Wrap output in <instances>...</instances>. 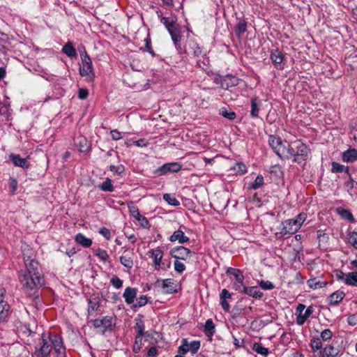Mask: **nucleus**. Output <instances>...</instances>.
<instances>
[{
	"mask_svg": "<svg viewBox=\"0 0 357 357\" xmlns=\"http://www.w3.org/2000/svg\"><path fill=\"white\" fill-rule=\"evenodd\" d=\"M269 146L277 156H287V154L291 156H307L310 151L305 144L300 142L296 146V153H293L289 149V142L275 135H269Z\"/></svg>",
	"mask_w": 357,
	"mask_h": 357,
	"instance_id": "1",
	"label": "nucleus"
},
{
	"mask_svg": "<svg viewBox=\"0 0 357 357\" xmlns=\"http://www.w3.org/2000/svg\"><path fill=\"white\" fill-rule=\"evenodd\" d=\"M307 218V214L300 213L295 218L287 219L281 223L280 231L275 233L278 238H287L295 234L301 227Z\"/></svg>",
	"mask_w": 357,
	"mask_h": 357,
	"instance_id": "2",
	"label": "nucleus"
},
{
	"mask_svg": "<svg viewBox=\"0 0 357 357\" xmlns=\"http://www.w3.org/2000/svg\"><path fill=\"white\" fill-rule=\"evenodd\" d=\"M20 280L24 291L29 294H34L36 289L44 283L43 278L41 275L27 273L21 275Z\"/></svg>",
	"mask_w": 357,
	"mask_h": 357,
	"instance_id": "3",
	"label": "nucleus"
},
{
	"mask_svg": "<svg viewBox=\"0 0 357 357\" xmlns=\"http://www.w3.org/2000/svg\"><path fill=\"white\" fill-rule=\"evenodd\" d=\"M98 333L104 334L107 331H112L114 326V317L105 316L102 318L95 319L90 321Z\"/></svg>",
	"mask_w": 357,
	"mask_h": 357,
	"instance_id": "4",
	"label": "nucleus"
},
{
	"mask_svg": "<svg viewBox=\"0 0 357 357\" xmlns=\"http://www.w3.org/2000/svg\"><path fill=\"white\" fill-rule=\"evenodd\" d=\"M82 65L79 67V74L82 77H86L89 81H92L94 78V70L91 59L89 54L82 56Z\"/></svg>",
	"mask_w": 357,
	"mask_h": 357,
	"instance_id": "5",
	"label": "nucleus"
},
{
	"mask_svg": "<svg viewBox=\"0 0 357 357\" xmlns=\"http://www.w3.org/2000/svg\"><path fill=\"white\" fill-rule=\"evenodd\" d=\"M128 208L132 216L139 222L141 227L144 228H149L150 225L144 216L142 215L137 206H135L132 202L128 204Z\"/></svg>",
	"mask_w": 357,
	"mask_h": 357,
	"instance_id": "6",
	"label": "nucleus"
},
{
	"mask_svg": "<svg viewBox=\"0 0 357 357\" xmlns=\"http://www.w3.org/2000/svg\"><path fill=\"white\" fill-rule=\"evenodd\" d=\"M171 255L177 260L181 259L186 261L191 257L192 252L183 246H178L171 250Z\"/></svg>",
	"mask_w": 357,
	"mask_h": 357,
	"instance_id": "7",
	"label": "nucleus"
},
{
	"mask_svg": "<svg viewBox=\"0 0 357 357\" xmlns=\"http://www.w3.org/2000/svg\"><path fill=\"white\" fill-rule=\"evenodd\" d=\"M52 351V344L43 335V344L39 348H36L34 352L35 357H48Z\"/></svg>",
	"mask_w": 357,
	"mask_h": 357,
	"instance_id": "8",
	"label": "nucleus"
},
{
	"mask_svg": "<svg viewBox=\"0 0 357 357\" xmlns=\"http://www.w3.org/2000/svg\"><path fill=\"white\" fill-rule=\"evenodd\" d=\"M50 344H52L55 353L58 355V357H66L65 349L63 346V342L61 337L58 335H54L53 337L50 338Z\"/></svg>",
	"mask_w": 357,
	"mask_h": 357,
	"instance_id": "9",
	"label": "nucleus"
},
{
	"mask_svg": "<svg viewBox=\"0 0 357 357\" xmlns=\"http://www.w3.org/2000/svg\"><path fill=\"white\" fill-rule=\"evenodd\" d=\"M238 84V79L234 76H227L221 82V87L225 90L227 91L226 93L222 94L223 96L227 97L229 92L233 91L229 90V88L235 86Z\"/></svg>",
	"mask_w": 357,
	"mask_h": 357,
	"instance_id": "10",
	"label": "nucleus"
},
{
	"mask_svg": "<svg viewBox=\"0 0 357 357\" xmlns=\"http://www.w3.org/2000/svg\"><path fill=\"white\" fill-rule=\"evenodd\" d=\"M269 179L275 181L277 185H284L283 172L279 166L271 167L269 171Z\"/></svg>",
	"mask_w": 357,
	"mask_h": 357,
	"instance_id": "11",
	"label": "nucleus"
},
{
	"mask_svg": "<svg viewBox=\"0 0 357 357\" xmlns=\"http://www.w3.org/2000/svg\"><path fill=\"white\" fill-rule=\"evenodd\" d=\"M100 304V298L98 295L93 294L90 296L88 301V314L89 315H93L96 312Z\"/></svg>",
	"mask_w": 357,
	"mask_h": 357,
	"instance_id": "12",
	"label": "nucleus"
},
{
	"mask_svg": "<svg viewBox=\"0 0 357 357\" xmlns=\"http://www.w3.org/2000/svg\"><path fill=\"white\" fill-rule=\"evenodd\" d=\"M181 165L178 162L167 163L159 167L156 172L159 175H162L167 172H177L181 169Z\"/></svg>",
	"mask_w": 357,
	"mask_h": 357,
	"instance_id": "13",
	"label": "nucleus"
},
{
	"mask_svg": "<svg viewBox=\"0 0 357 357\" xmlns=\"http://www.w3.org/2000/svg\"><path fill=\"white\" fill-rule=\"evenodd\" d=\"M171 36L172 40L176 47V48L178 50V52L180 54L181 53H190L188 50L186 48H183L181 45L180 41H181V35L180 31L178 29L170 31L169 33Z\"/></svg>",
	"mask_w": 357,
	"mask_h": 357,
	"instance_id": "14",
	"label": "nucleus"
},
{
	"mask_svg": "<svg viewBox=\"0 0 357 357\" xmlns=\"http://www.w3.org/2000/svg\"><path fill=\"white\" fill-rule=\"evenodd\" d=\"M149 252L150 254V257L153 260L155 269L159 270L161 260L163 257V251L160 248H156L151 250Z\"/></svg>",
	"mask_w": 357,
	"mask_h": 357,
	"instance_id": "15",
	"label": "nucleus"
},
{
	"mask_svg": "<svg viewBox=\"0 0 357 357\" xmlns=\"http://www.w3.org/2000/svg\"><path fill=\"white\" fill-rule=\"evenodd\" d=\"M157 15L169 33L177 29L175 26L176 21L173 17H162L161 12L159 11L157 12Z\"/></svg>",
	"mask_w": 357,
	"mask_h": 357,
	"instance_id": "16",
	"label": "nucleus"
},
{
	"mask_svg": "<svg viewBox=\"0 0 357 357\" xmlns=\"http://www.w3.org/2000/svg\"><path fill=\"white\" fill-rule=\"evenodd\" d=\"M284 58V54L278 50H272L271 53V59L277 69H282V61Z\"/></svg>",
	"mask_w": 357,
	"mask_h": 357,
	"instance_id": "17",
	"label": "nucleus"
},
{
	"mask_svg": "<svg viewBox=\"0 0 357 357\" xmlns=\"http://www.w3.org/2000/svg\"><path fill=\"white\" fill-rule=\"evenodd\" d=\"M345 293L342 291H336L331 294L328 298H327V302L329 305H338L344 298Z\"/></svg>",
	"mask_w": 357,
	"mask_h": 357,
	"instance_id": "18",
	"label": "nucleus"
},
{
	"mask_svg": "<svg viewBox=\"0 0 357 357\" xmlns=\"http://www.w3.org/2000/svg\"><path fill=\"white\" fill-rule=\"evenodd\" d=\"M24 264L26 268L25 273L41 275L40 265L36 259L24 262Z\"/></svg>",
	"mask_w": 357,
	"mask_h": 357,
	"instance_id": "19",
	"label": "nucleus"
},
{
	"mask_svg": "<svg viewBox=\"0 0 357 357\" xmlns=\"http://www.w3.org/2000/svg\"><path fill=\"white\" fill-rule=\"evenodd\" d=\"M137 296V290L135 288L127 287L123 293V297L127 304L133 303Z\"/></svg>",
	"mask_w": 357,
	"mask_h": 357,
	"instance_id": "20",
	"label": "nucleus"
},
{
	"mask_svg": "<svg viewBox=\"0 0 357 357\" xmlns=\"http://www.w3.org/2000/svg\"><path fill=\"white\" fill-rule=\"evenodd\" d=\"M169 241L172 242L178 241L180 243H184L189 241V238L185 235L183 231L177 230L170 236Z\"/></svg>",
	"mask_w": 357,
	"mask_h": 357,
	"instance_id": "21",
	"label": "nucleus"
},
{
	"mask_svg": "<svg viewBox=\"0 0 357 357\" xmlns=\"http://www.w3.org/2000/svg\"><path fill=\"white\" fill-rule=\"evenodd\" d=\"M22 254L24 261L26 262L29 261L34 260L36 257L35 251L30 248L28 245H24L22 247Z\"/></svg>",
	"mask_w": 357,
	"mask_h": 357,
	"instance_id": "22",
	"label": "nucleus"
},
{
	"mask_svg": "<svg viewBox=\"0 0 357 357\" xmlns=\"http://www.w3.org/2000/svg\"><path fill=\"white\" fill-rule=\"evenodd\" d=\"M314 308L312 306H309L307 307V309L305 311V313L303 314H298L296 318V323L299 326H302L305 324L306 320L308 317H310V315L313 313Z\"/></svg>",
	"mask_w": 357,
	"mask_h": 357,
	"instance_id": "23",
	"label": "nucleus"
},
{
	"mask_svg": "<svg viewBox=\"0 0 357 357\" xmlns=\"http://www.w3.org/2000/svg\"><path fill=\"white\" fill-rule=\"evenodd\" d=\"M335 211L342 219L350 222L354 221V215L349 210L338 207L335 209Z\"/></svg>",
	"mask_w": 357,
	"mask_h": 357,
	"instance_id": "24",
	"label": "nucleus"
},
{
	"mask_svg": "<svg viewBox=\"0 0 357 357\" xmlns=\"http://www.w3.org/2000/svg\"><path fill=\"white\" fill-rule=\"evenodd\" d=\"M75 241L84 248H89L92 244V240L86 237L83 234L79 233L76 234Z\"/></svg>",
	"mask_w": 357,
	"mask_h": 357,
	"instance_id": "25",
	"label": "nucleus"
},
{
	"mask_svg": "<svg viewBox=\"0 0 357 357\" xmlns=\"http://www.w3.org/2000/svg\"><path fill=\"white\" fill-rule=\"evenodd\" d=\"M239 292H243L256 298H260L262 295V293L260 292L257 287H243L242 290L239 289Z\"/></svg>",
	"mask_w": 357,
	"mask_h": 357,
	"instance_id": "26",
	"label": "nucleus"
},
{
	"mask_svg": "<svg viewBox=\"0 0 357 357\" xmlns=\"http://www.w3.org/2000/svg\"><path fill=\"white\" fill-rule=\"evenodd\" d=\"M321 357H336L338 354V349L331 345L326 347L321 351Z\"/></svg>",
	"mask_w": 357,
	"mask_h": 357,
	"instance_id": "27",
	"label": "nucleus"
},
{
	"mask_svg": "<svg viewBox=\"0 0 357 357\" xmlns=\"http://www.w3.org/2000/svg\"><path fill=\"white\" fill-rule=\"evenodd\" d=\"M10 314V305L8 304L0 305V324L7 321Z\"/></svg>",
	"mask_w": 357,
	"mask_h": 357,
	"instance_id": "28",
	"label": "nucleus"
},
{
	"mask_svg": "<svg viewBox=\"0 0 357 357\" xmlns=\"http://www.w3.org/2000/svg\"><path fill=\"white\" fill-rule=\"evenodd\" d=\"M62 52L68 57H75L77 56L76 50L70 42L67 43L62 48Z\"/></svg>",
	"mask_w": 357,
	"mask_h": 357,
	"instance_id": "29",
	"label": "nucleus"
},
{
	"mask_svg": "<svg viewBox=\"0 0 357 357\" xmlns=\"http://www.w3.org/2000/svg\"><path fill=\"white\" fill-rule=\"evenodd\" d=\"M307 282L309 287L312 289L323 288L327 284L325 282L317 280L316 278L308 280Z\"/></svg>",
	"mask_w": 357,
	"mask_h": 357,
	"instance_id": "30",
	"label": "nucleus"
},
{
	"mask_svg": "<svg viewBox=\"0 0 357 357\" xmlns=\"http://www.w3.org/2000/svg\"><path fill=\"white\" fill-rule=\"evenodd\" d=\"M227 273L234 275L237 283L243 284L244 277L240 270L231 268L227 271Z\"/></svg>",
	"mask_w": 357,
	"mask_h": 357,
	"instance_id": "31",
	"label": "nucleus"
},
{
	"mask_svg": "<svg viewBox=\"0 0 357 357\" xmlns=\"http://www.w3.org/2000/svg\"><path fill=\"white\" fill-rule=\"evenodd\" d=\"M173 282L171 279H166L162 280V287L163 289V292L166 294H172L176 292V290L172 286Z\"/></svg>",
	"mask_w": 357,
	"mask_h": 357,
	"instance_id": "32",
	"label": "nucleus"
},
{
	"mask_svg": "<svg viewBox=\"0 0 357 357\" xmlns=\"http://www.w3.org/2000/svg\"><path fill=\"white\" fill-rule=\"evenodd\" d=\"M231 171L235 174L243 175L246 173V166L242 162L236 163L231 168Z\"/></svg>",
	"mask_w": 357,
	"mask_h": 357,
	"instance_id": "33",
	"label": "nucleus"
},
{
	"mask_svg": "<svg viewBox=\"0 0 357 357\" xmlns=\"http://www.w3.org/2000/svg\"><path fill=\"white\" fill-rule=\"evenodd\" d=\"M10 161L15 166L23 168L29 167L28 162L25 158H10Z\"/></svg>",
	"mask_w": 357,
	"mask_h": 357,
	"instance_id": "34",
	"label": "nucleus"
},
{
	"mask_svg": "<svg viewBox=\"0 0 357 357\" xmlns=\"http://www.w3.org/2000/svg\"><path fill=\"white\" fill-rule=\"evenodd\" d=\"M345 284L357 286V272L355 271L347 273Z\"/></svg>",
	"mask_w": 357,
	"mask_h": 357,
	"instance_id": "35",
	"label": "nucleus"
},
{
	"mask_svg": "<svg viewBox=\"0 0 357 357\" xmlns=\"http://www.w3.org/2000/svg\"><path fill=\"white\" fill-rule=\"evenodd\" d=\"M345 171L347 173H349V167H345L342 165H340L336 162H332V169L331 172L333 173H342Z\"/></svg>",
	"mask_w": 357,
	"mask_h": 357,
	"instance_id": "36",
	"label": "nucleus"
},
{
	"mask_svg": "<svg viewBox=\"0 0 357 357\" xmlns=\"http://www.w3.org/2000/svg\"><path fill=\"white\" fill-rule=\"evenodd\" d=\"M247 30V24L245 20H240L235 29L236 34L238 36H241L243 33H244Z\"/></svg>",
	"mask_w": 357,
	"mask_h": 357,
	"instance_id": "37",
	"label": "nucleus"
},
{
	"mask_svg": "<svg viewBox=\"0 0 357 357\" xmlns=\"http://www.w3.org/2000/svg\"><path fill=\"white\" fill-rule=\"evenodd\" d=\"M252 349L259 354H261L264 356H266L268 355V349L261 346V344L258 342H255L252 345Z\"/></svg>",
	"mask_w": 357,
	"mask_h": 357,
	"instance_id": "38",
	"label": "nucleus"
},
{
	"mask_svg": "<svg viewBox=\"0 0 357 357\" xmlns=\"http://www.w3.org/2000/svg\"><path fill=\"white\" fill-rule=\"evenodd\" d=\"M135 321V329L137 333V335L143 336L145 329L144 321L141 319H136Z\"/></svg>",
	"mask_w": 357,
	"mask_h": 357,
	"instance_id": "39",
	"label": "nucleus"
},
{
	"mask_svg": "<svg viewBox=\"0 0 357 357\" xmlns=\"http://www.w3.org/2000/svg\"><path fill=\"white\" fill-rule=\"evenodd\" d=\"M345 185L347 188V191L350 195H352L354 192V188H357V182L354 181L351 176H349V179L345 182Z\"/></svg>",
	"mask_w": 357,
	"mask_h": 357,
	"instance_id": "40",
	"label": "nucleus"
},
{
	"mask_svg": "<svg viewBox=\"0 0 357 357\" xmlns=\"http://www.w3.org/2000/svg\"><path fill=\"white\" fill-rule=\"evenodd\" d=\"M100 188L105 192H113L114 187L112 183V181L109 178H106V180L100 185Z\"/></svg>",
	"mask_w": 357,
	"mask_h": 357,
	"instance_id": "41",
	"label": "nucleus"
},
{
	"mask_svg": "<svg viewBox=\"0 0 357 357\" xmlns=\"http://www.w3.org/2000/svg\"><path fill=\"white\" fill-rule=\"evenodd\" d=\"M163 199L172 206H176L180 204V202L177 200V199L170 194H165L163 195Z\"/></svg>",
	"mask_w": 357,
	"mask_h": 357,
	"instance_id": "42",
	"label": "nucleus"
},
{
	"mask_svg": "<svg viewBox=\"0 0 357 357\" xmlns=\"http://www.w3.org/2000/svg\"><path fill=\"white\" fill-rule=\"evenodd\" d=\"M94 253L102 261H106L109 259V255L105 250L98 248L94 251Z\"/></svg>",
	"mask_w": 357,
	"mask_h": 357,
	"instance_id": "43",
	"label": "nucleus"
},
{
	"mask_svg": "<svg viewBox=\"0 0 357 357\" xmlns=\"http://www.w3.org/2000/svg\"><path fill=\"white\" fill-rule=\"evenodd\" d=\"M189 45L194 56H199L202 54L201 47L195 41H190Z\"/></svg>",
	"mask_w": 357,
	"mask_h": 357,
	"instance_id": "44",
	"label": "nucleus"
},
{
	"mask_svg": "<svg viewBox=\"0 0 357 357\" xmlns=\"http://www.w3.org/2000/svg\"><path fill=\"white\" fill-rule=\"evenodd\" d=\"M188 351H190L188 341L186 339H183L181 345L178 348V353L184 355Z\"/></svg>",
	"mask_w": 357,
	"mask_h": 357,
	"instance_id": "45",
	"label": "nucleus"
},
{
	"mask_svg": "<svg viewBox=\"0 0 357 357\" xmlns=\"http://www.w3.org/2000/svg\"><path fill=\"white\" fill-rule=\"evenodd\" d=\"M189 351L192 354H195L197 352V351L200 348V342L199 341H192L188 342Z\"/></svg>",
	"mask_w": 357,
	"mask_h": 357,
	"instance_id": "46",
	"label": "nucleus"
},
{
	"mask_svg": "<svg viewBox=\"0 0 357 357\" xmlns=\"http://www.w3.org/2000/svg\"><path fill=\"white\" fill-rule=\"evenodd\" d=\"M128 133L121 132L117 130H112L110 131V135L114 140H119L126 137Z\"/></svg>",
	"mask_w": 357,
	"mask_h": 357,
	"instance_id": "47",
	"label": "nucleus"
},
{
	"mask_svg": "<svg viewBox=\"0 0 357 357\" xmlns=\"http://www.w3.org/2000/svg\"><path fill=\"white\" fill-rule=\"evenodd\" d=\"M205 331L212 335L215 333V325L211 319H208L204 325Z\"/></svg>",
	"mask_w": 357,
	"mask_h": 357,
	"instance_id": "48",
	"label": "nucleus"
},
{
	"mask_svg": "<svg viewBox=\"0 0 357 357\" xmlns=\"http://www.w3.org/2000/svg\"><path fill=\"white\" fill-rule=\"evenodd\" d=\"M310 346L314 351H317L321 349L322 342L320 338H315L311 340Z\"/></svg>",
	"mask_w": 357,
	"mask_h": 357,
	"instance_id": "49",
	"label": "nucleus"
},
{
	"mask_svg": "<svg viewBox=\"0 0 357 357\" xmlns=\"http://www.w3.org/2000/svg\"><path fill=\"white\" fill-rule=\"evenodd\" d=\"M120 262L127 268H131L133 265V261L131 258L127 256H121L120 257Z\"/></svg>",
	"mask_w": 357,
	"mask_h": 357,
	"instance_id": "50",
	"label": "nucleus"
},
{
	"mask_svg": "<svg viewBox=\"0 0 357 357\" xmlns=\"http://www.w3.org/2000/svg\"><path fill=\"white\" fill-rule=\"evenodd\" d=\"M349 242L357 250V232L353 231L349 234Z\"/></svg>",
	"mask_w": 357,
	"mask_h": 357,
	"instance_id": "51",
	"label": "nucleus"
},
{
	"mask_svg": "<svg viewBox=\"0 0 357 357\" xmlns=\"http://www.w3.org/2000/svg\"><path fill=\"white\" fill-rule=\"evenodd\" d=\"M221 114L228 119L229 120H234L236 118V114L235 112L232 111H228L226 109H222L221 110Z\"/></svg>",
	"mask_w": 357,
	"mask_h": 357,
	"instance_id": "52",
	"label": "nucleus"
},
{
	"mask_svg": "<svg viewBox=\"0 0 357 357\" xmlns=\"http://www.w3.org/2000/svg\"><path fill=\"white\" fill-rule=\"evenodd\" d=\"M333 336V333L330 329H324L321 333V340L324 341H327L330 340Z\"/></svg>",
	"mask_w": 357,
	"mask_h": 357,
	"instance_id": "53",
	"label": "nucleus"
},
{
	"mask_svg": "<svg viewBox=\"0 0 357 357\" xmlns=\"http://www.w3.org/2000/svg\"><path fill=\"white\" fill-rule=\"evenodd\" d=\"M251 116L252 117L258 116V107L256 99L252 100L251 102Z\"/></svg>",
	"mask_w": 357,
	"mask_h": 357,
	"instance_id": "54",
	"label": "nucleus"
},
{
	"mask_svg": "<svg viewBox=\"0 0 357 357\" xmlns=\"http://www.w3.org/2000/svg\"><path fill=\"white\" fill-rule=\"evenodd\" d=\"M111 283L116 289H120L122 287L123 281L117 276H113L111 279Z\"/></svg>",
	"mask_w": 357,
	"mask_h": 357,
	"instance_id": "55",
	"label": "nucleus"
},
{
	"mask_svg": "<svg viewBox=\"0 0 357 357\" xmlns=\"http://www.w3.org/2000/svg\"><path fill=\"white\" fill-rule=\"evenodd\" d=\"M264 183V178L262 176L259 175L257 176V178L255 180V182L252 185V188L253 189H257L260 188Z\"/></svg>",
	"mask_w": 357,
	"mask_h": 357,
	"instance_id": "56",
	"label": "nucleus"
},
{
	"mask_svg": "<svg viewBox=\"0 0 357 357\" xmlns=\"http://www.w3.org/2000/svg\"><path fill=\"white\" fill-rule=\"evenodd\" d=\"M109 169H110V171L115 172L116 174L120 175L121 174H122L124 172L125 168L122 165H119L117 166L110 165Z\"/></svg>",
	"mask_w": 357,
	"mask_h": 357,
	"instance_id": "57",
	"label": "nucleus"
},
{
	"mask_svg": "<svg viewBox=\"0 0 357 357\" xmlns=\"http://www.w3.org/2000/svg\"><path fill=\"white\" fill-rule=\"evenodd\" d=\"M174 266L175 271L178 273H182L185 269V266L184 265V264H183L178 260H176L174 261Z\"/></svg>",
	"mask_w": 357,
	"mask_h": 357,
	"instance_id": "58",
	"label": "nucleus"
},
{
	"mask_svg": "<svg viewBox=\"0 0 357 357\" xmlns=\"http://www.w3.org/2000/svg\"><path fill=\"white\" fill-rule=\"evenodd\" d=\"M335 276L337 280L342 281L345 284L347 273H344L342 271L337 270L335 272Z\"/></svg>",
	"mask_w": 357,
	"mask_h": 357,
	"instance_id": "59",
	"label": "nucleus"
},
{
	"mask_svg": "<svg viewBox=\"0 0 357 357\" xmlns=\"http://www.w3.org/2000/svg\"><path fill=\"white\" fill-rule=\"evenodd\" d=\"M147 303V298L146 296H140L138 299H137L136 304L134 305V307H142L144 306Z\"/></svg>",
	"mask_w": 357,
	"mask_h": 357,
	"instance_id": "60",
	"label": "nucleus"
},
{
	"mask_svg": "<svg viewBox=\"0 0 357 357\" xmlns=\"http://www.w3.org/2000/svg\"><path fill=\"white\" fill-rule=\"evenodd\" d=\"M134 144V146H138V147H145L148 145V140L146 139H140L139 140H135L132 142Z\"/></svg>",
	"mask_w": 357,
	"mask_h": 357,
	"instance_id": "61",
	"label": "nucleus"
},
{
	"mask_svg": "<svg viewBox=\"0 0 357 357\" xmlns=\"http://www.w3.org/2000/svg\"><path fill=\"white\" fill-rule=\"evenodd\" d=\"M89 96V91L86 89H80L78 91V98L81 100H85Z\"/></svg>",
	"mask_w": 357,
	"mask_h": 357,
	"instance_id": "62",
	"label": "nucleus"
},
{
	"mask_svg": "<svg viewBox=\"0 0 357 357\" xmlns=\"http://www.w3.org/2000/svg\"><path fill=\"white\" fill-rule=\"evenodd\" d=\"M342 156H357V150L356 149L349 148L343 152Z\"/></svg>",
	"mask_w": 357,
	"mask_h": 357,
	"instance_id": "63",
	"label": "nucleus"
},
{
	"mask_svg": "<svg viewBox=\"0 0 357 357\" xmlns=\"http://www.w3.org/2000/svg\"><path fill=\"white\" fill-rule=\"evenodd\" d=\"M99 233L107 240L110 239L111 238L110 231L105 227L100 228L99 229Z\"/></svg>",
	"mask_w": 357,
	"mask_h": 357,
	"instance_id": "64",
	"label": "nucleus"
}]
</instances>
